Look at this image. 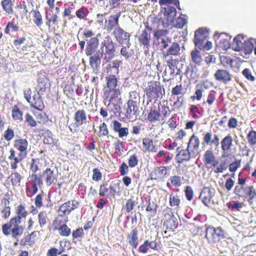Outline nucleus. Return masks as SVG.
Wrapping results in <instances>:
<instances>
[{
    "label": "nucleus",
    "instance_id": "30",
    "mask_svg": "<svg viewBox=\"0 0 256 256\" xmlns=\"http://www.w3.org/2000/svg\"><path fill=\"white\" fill-rule=\"evenodd\" d=\"M23 179V176L18 172H12L8 176L6 182L8 184H11L13 187L19 186Z\"/></svg>",
    "mask_w": 256,
    "mask_h": 256
},
{
    "label": "nucleus",
    "instance_id": "40",
    "mask_svg": "<svg viewBox=\"0 0 256 256\" xmlns=\"http://www.w3.org/2000/svg\"><path fill=\"white\" fill-rule=\"evenodd\" d=\"M216 92L214 90H210L207 96L205 98L203 102V105H206L209 107H212L216 101Z\"/></svg>",
    "mask_w": 256,
    "mask_h": 256
},
{
    "label": "nucleus",
    "instance_id": "18",
    "mask_svg": "<svg viewBox=\"0 0 256 256\" xmlns=\"http://www.w3.org/2000/svg\"><path fill=\"white\" fill-rule=\"evenodd\" d=\"M127 242L132 248V252L136 256L134 250L136 249L138 245V232L136 228L132 229L126 236Z\"/></svg>",
    "mask_w": 256,
    "mask_h": 256
},
{
    "label": "nucleus",
    "instance_id": "47",
    "mask_svg": "<svg viewBox=\"0 0 256 256\" xmlns=\"http://www.w3.org/2000/svg\"><path fill=\"white\" fill-rule=\"evenodd\" d=\"M178 226V220L174 216L164 222V226L168 230H174Z\"/></svg>",
    "mask_w": 256,
    "mask_h": 256
},
{
    "label": "nucleus",
    "instance_id": "33",
    "mask_svg": "<svg viewBox=\"0 0 256 256\" xmlns=\"http://www.w3.org/2000/svg\"><path fill=\"white\" fill-rule=\"evenodd\" d=\"M73 210L71 206V201L62 204L58 210V216L61 218H65L64 216L69 214Z\"/></svg>",
    "mask_w": 256,
    "mask_h": 256
},
{
    "label": "nucleus",
    "instance_id": "63",
    "mask_svg": "<svg viewBox=\"0 0 256 256\" xmlns=\"http://www.w3.org/2000/svg\"><path fill=\"white\" fill-rule=\"evenodd\" d=\"M166 123L171 130H174L176 128L178 124L176 114H172Z\"/></svg>",
    "mask_w": 256,
    "mask_h": 256
},
{
    "label": "nucleus",
    "instance_id": "19",
    "mask_svg": "<svg viewBox=\"0 0 256 256\" xmlns=\"http://www.w3.org/2000/svg\"><path fill=\"white\" fill-rule=\"evenodd\" d=\"M200 145V141L198 138L193 134L189 139L187 148L191 152V154L196 156L199 154Z\"/></svg>",
    "mask_w": 256,
    "mask_h": 256
},
{
    "label": "nucleus",
    "instance_id": "52",
    "mask_svg": "<svg viewBox=\"0 0 256 256\" xmlns=\"http://www.w3.org/2000/svg\"><path fill=\"white\" fill-rule=\"evenodd\" d=\"M122 64V62L119 60H114L112 64H108L106 68L107 73L112 74V70H114L115 73L118 74L119 72V67Z\"/></svg>",
    "mask_w": 256,
    "mask_h": 256
},
{
    "label": "nucleus",
    "instance_id": "58",
    "mask_svg": "<svg viewBox=\"0 0 256 256\" xmlns=\"http://www.w3.org/2000/svg\"><path fill=\"white\" fill-rule=\"evenodd\" d=\"M248 143L251 146L256 144V131L252 128L248 132L246 136Z\"/></svg>",
    "mask_w": 256,
    "mask_h": 256
},
{
    "label": "nucleus",
    "instance_id": "23",
    "mask_svg": "<svg viewBox=\"0 0 256 256\" xmlns=\"http://www.w3.org/2000/svg\"><path fill=\"white\" fill-rule=\"evenodd\" d=\"M214 77L217 81L226 84L232 80V76L228 70L219 69L214 74Z\"/></svg>",
    "mask_w": 256,
    "mask_h": 256
},
{
    "label": "nucleus",
    "instance_id": "4",
    "mask_svg": "<svg viewBox=\"0 0 256 256\" xmlns=\"http://www.w3.org/2000/svg\"><path fill=\"white\" fill-rule=\"evenodd\" d=\"M148 102L156 100L162 96V88L160 82L158 81H150L144 90Z\"/></svg>",
    "mask_w": 256,
    "mask_h": 256
},
{
    "label": "nucleus",
    "instance_id": "7",
    "mask_svg": "<svg viewBox=\"0 0 256 256\" xmlns=\"http://www.w3.org/2000/svg\"><path fill=\"white\" fill-rule=\"evenodd\" d=\"M138 96L136 91L130 93V100L126 102L127 108L125 114L126 117L128 119H132L136 116L138 111V102L136 99Z\"/></svg>",
    "mask_w": 256,
    "mask_h": 256
},
{
    "label": "nucleus",
    "instance_id": "62",
    "mask_svg": "<svg viewBox=\"0 0 256 256\" xmlns=\"http://www.w3.org/2000/svg\"><path fill=\"white\" fill-rule=\"evenodd\" d=\"M240 37L239 36H236L234 39L233 46L235 51H240L242 49L244 43L240 40Z\"/></svg>",
    "mask_w": 256,
    "mask_h": 256
},
{
    "label": "nucleus",
    "instance_id": "2",
    "mask_svg": "<svg viewBox=\"0 0 256 256\" xmlns=\"http://www.w3.org/2000/svg\"><path fill=\"white\" fill-rule=\"evenodd\" d=\"M14 148L9 151L8 159L10 161V168L16 170L18 164L25 159L28 154V142L26 138H18L14 140Z\"/></svg>",
    "mask_w": 256,
    "mask_h": 256
},
{
    "label": "nucleus",
    "instance_id": "50",
    "mask_svg": "<svg viewBox=\"0 0 256 256\" xmlns=\"http://www.w3.org/2000/svg\"><path fill=\"white\" fill-rule=\"evenodd\" d=\"M192 62L196 65H200L202 60L200 52L197 49L192 50L190 53Z\"/></svg>",
    "mask_w": 256,
    "mask_h": 256
},
{
    "label": "nucleus",
    "instance_id": "9",
    "mask_svg": "<svg viewBox=\"0 0 256 256\" xmlns=\"http://www.w3.org/2000/svg\"><path fill=\"white\" fill-rule=\"evenodd\" d=\"M87 119V114L84 110H77L74 116V122H72L68 126L70 131L72 133L77 132L80 126L86 123Z\"/></svg>",
    "mask_w": 256,
    "mask_h": 256
},
{
    "label": "nucleus",
    "instance_id": "31",
    "mask_svg": "<svg viewBox=\"0 0 256 256\" xmlns=\"http://www.w3.org/2000/svg\"><path fill=\"white\" fill-rule=\"evenodd\" d=\"M160 110H157L155 107L151 108L148 112L146 120L150 123L152 124L160 121Z\"/></svg>",
    "mask_w": 256,
    "mask_h": 256
},
{
    "label": "nucleus",
    "instance_id": "64",
    "mask_svg": "<svg viewBox=\"0 0 256 256\" xmlns=\"http://www.w3.org/2000/svg\"><path fill=\"white\" fill-rule=\"evenodd\" d=\"M18 30L19 26L14 21H12L8 23L4 29V32L6 34H9L10 30L14 32H18Z\"/></svg>",
    "mask_w": 256,
    "mask_h": 256
},
{
    "label": "nucleus",
    "instance_id": "14",
    "mask_svg": "<svg viewBox=\"0 0 256 256\" xmlns=\"http://www.w3.org/2000/svg\"><path fill=\"white\" fill-rule=\"evenodd\" d=\"M112 34L118 44H122L126 43L129 44L131 34L130 33L125 31L120 26L114 28Z\"/></svg>",
    "mask_w": 256,
    "mask_h": 256
},
{
    "label": "nucleus",
    "instance_id": "61",
    "mask_svg": "<svg viewBox=\"0 0 256 256\" xmlns=\"http://www.w3.org/2000/svg\"><path fill=\"white\" fill-rule=\"evenodd\" d=\"M220 62L225 67H230L233 68L232 64L234 62L233 60L230 56H222L220 58Z\"/></svg>",
    "mask_w": 256,
    "mask_h": 256
},
{
    "label": "nucleus",
    "instance_id": "43",
    "mask_svg": "<svg viewBox=\"0 0 256 256\" xmlns=\"http://www.w3.org/2000/svg\"><path fill=\"white\" fill-rule=\"evenodd\" d=\"M232 138L228 134L225 136L221 141V148L223 152H228L232 145Z\"/></svg>",
    "mask_w": 256,
    "mask_h": 256
},
{
    "label": "nucleus",
    "instance_id": "57",
    "mask_svg": "<svg viewBox=\"0 0 256 256\" xmlns=\"http://www.w3.org/2000/svg\"><path fill=\"white\" fill-rule=\"evenodd\" d=\"M109 134V130L107 124L103 122L98 127V134L100 138L103 136H108Z\"/></svg>",
    "mask_w": 256,
    "mask_h": 256
},
{
    "label": "nucleus",
    "instance_id": "20",
    "mask_svg": "<svg viewBox=\"0 0 256 256\" xmlns=\"http://www.w3.org/2000/svg\"><path fill=\"white\" fill-rule=\"evenodd\" d=\"M120 15V12L110 15L108 19L105 21V27L108 31L110 32L118 27H120L119 26V18Z\"/></svg>",
    "mask_w": 256,
    "mask_h": 256
},
{
    "label": "nucleus",
    "instance_id": "21",
    "mask_svg": "<svg viewBox=\"0 0 256 256\" xmlns=\"http://www.w3.org/2000/svg\"><path fill=\"white\" fill-rule=\"evenodd\" d=\"M168 175V171L164 166H160L154 168L149 175V178L152 180H162Z\"/></svg>",
    "mask_w": 256,
    "mask_h": 256
},
{
    "label": "nucleus",
    "instance_id": "6",
    "mask_svg": "<svg viewBox=\"0 0 256 256\" xmlns=\"http://www.w3.org/2000/svg\"><path fill=\"white\" fill-rule=\"evenodd\" d=\"M68 218L56 217L52 221V227L54 231H58L61 236L68 237L71 234V229L67 226Z\"/></svg>",
    "mask_w": 256,
    "mask_h": 256
},
{
    "label": "nucleus",
    "instance_id": "46",
    "mask_svg": "<svg viewBox=\"0 0 256 256\" xmlns=\"http://www.w3.org/2000/svg\"><path fill=\"white\" fill-rule=\"evenodd\" d=\"M12 116L14 121L21 122L23 120V112L17 105L12 108Z\"/></svg>",
    "mask_w": 256,
    "mask_h": 256
},
{
    "label": "nucleus",
    "instance_id": "41",
    "mask_svg": "<svg viewBox=\"0 0 256 256\" xmlns=\"http://www.w3.org/2000/svg\"><path fill=\"white\" fill-rule=\"evenodd\" d=\"M71 82H68L64 88V92L68 98H71L74 94V78L71 77Z\"/></svg>",
    "mask_w": 256,
    "mask_h": 256
},
{
    "label": "nucleus",
    "instance_id": "24",
    "mask_svg": "<svg viewBox=\"0 0 256 256\" xmlns=\"http://www.w3.org/2000/svg\"><path fill=\"white\" fill-rule=\"evenodd\" d=\"M176 151L178 154H176V158L178 163L188 161L192 158L196 157L191 154V152L188 150V148L186 150H180V147H178L176 148Z\"/></svg>",
    "mask_w": 256,
    "mask_h": 256
},
{
    "label": "nucleus",
    "instance_id": "22",
    "mask_svg": "<svg viewBox=\"0 0 256 256\" xmlns=\"http://www.w3.org/2000/svg\"><path fill=\"white\" fill-rule=\"evenodd\" d=\"M151 30L152 28L146 26V28L142 31V34L138 36V40L140 44L147 48L150 46Z\"/></svg>",
    "mask_w": 256,
    "mask_h": 256
},
{
    "label": "nucleus",
    "instance_id": "17",
    "mask_svg": "<svg viewBox=\"0 0 256 256\" xmlns=\"http://www.w3.org/2000/svg\"><path fill=\"white\" fill-rule=\"evenodd\" d=\"M102 46L104 48V54L108 56L109 58H113L116 51V44L108 36L102 42Z\"/></svg>",
    "mask_w": 256,
    "mask_h": 256
},
{
    "label": "nucleus",
    "instance_id": "55",
    "mask_svg": "<svg viewBox=\"0 0 256 256\" xmlns=\"http://www.w3.org/2000/svg\"><path fill=\"white\" fill-rule=\"evenodd\" d=\"M46 26L50 28L53 25L56 24L58 23V16L56 14H52L50 17L46 16Z\"/></svg>",
    "mask_w": 256,
    "mask_h": 256
},
{
    "label": "nucleus",
    "instance_id": "36",
    "mask_svg": "<svg viewBox=\"0 0 256 256\" xmlns=\"http://www.w3.org/2000/svg\"><path fill=\"white\" fill-rule=\"evenodd\" d=\"M30 166V170L32 172V174H36V172L40 170L42 166V160L40 158H33L30 162H28Z\"/></svg>",
    "mask_w": 256,
    "mask_h": 256
},
{
    "label": "nucleus",
    "instance_id": "53",
    "mask_svg": "<svg viewBox=\"0 0 256 256\" xmlns=\"http://www.w3.org/2000/svg\"><path fill=\"white\" fill-rule=\"evenodd\" d=\"M130 42L126 46H122L120 51V54L126 59H128L132 55V50L130 49Z\"/></svg>",
    "mask_w": 256,
    "mask_h": 256
},
{
    "label": "nucleus",
    "instance_id": "25",
    "mask_svg": "<svg viewBox=\"0 0 256 256\" xmlns=\"http://www.w3.org/2000/svg\"><path fill=\"white\" fill-rule=\"evenodd\" d=\"M218 160L212 150H208L204 154L203 162L208 170L212 168V166Z\"/></svg>",
    "mask_w": 256,
    "mask_h": 256
},
{
    "label": "nucleus",
    "instance_id": "8",
    "mask_svg": "<svg viewBox=\"0 0 256 256\" xmlns=\"http://www.w3.org/2000/svg\"><path fill=\"white\" fill-rule=\"evenodd\" d=\"M205 237L209 243L214 244L224 238V232L220 226H208L206 230Z\"/></svg>",
    "mask_w": 256,
    "mask_h": 256
},
{
    "label": "nucleus",
    "instance_id": "51",
    "mask_svg": "<svg viewBox=\"0 0 256 256\" xmlns=\"http://www.w3.org/2000/svg\"><path fill=\"white\" fill-rule=\"evenodd\" d=\"M164 156L163 161L165 164H168L173 158V154L168 152L162 150L159 151L156 154V158H160Z\"/></svg>",
    "mask_w": 256,
    "mask_h": 256
},
{
    "label": "nucleus",
    "instance_id": "15",
    "mask_svg": "<svg viewBox=\"0 0 256 256\" xmlns=\"http://www.w3.org/2000/svg\"><path fill=\"white\" fill-rule=\"evenodd\" d=\"M207 38V32L205 28H200L195 31L194 42L195 46L202 49L203 44Z\"/></svg>",
    "mask_w": 256,
    "mask_h": 256
},
{
    "label": "nucleus",
    "instance_id": "59",
    "mask_svg": "<svg viewBox=\"0 0 256 256\" xmlns=\"http://www.w3.org/2000/svg\"><path fill=\"white\" fill-rule=\"evenodd\" d=\"M234 192L238 198H244L246 196V186H236Z\"/></svg>",
    "mask_w": 256,
    "mask_h": 256
},
{
    "label": "nucleus",
    "instance_id": "38",
    "mask_svg": "<svg viewBox=\"0 0 256 256\" xmlns=\"http://www.w3.org/2000/svg\"><path fill=\"white\" fill-rule=\"evenodd\" d=\"M256 41V39L253 38L244 41L242 50L245 54H251L254 49V50Z\"/></svg>",
    "mask_w": 256,
    "mask_h": 256
},
{
    "label": "nucleus",
    "instance_id": "29",
    "mask_svg": "<svg viewBox=\"0 0 256 256\" xmlns=\"http://www.w3.org/2000/svg\"><path fill=\"white\" fill-rule=\"evenodd\" d=\"M113 130L115 132L118 133V137L122 138L126 137L129 134L128 128L126 127H122V124L117 120L112 121Z\"/></svg>",
    "mask_w": 256,
    "mask_h": 256
},
{
    "label": "nucleus",
    "instance_id": "1",
    "mask_svg": "<svg viewBox=\"0 0 256 256\" xmlns=\"http://www.w3.org/2000/svg\"><path fill=\"white\" fill-rule=\"evenodd\" d=\"M16 216L10 220L2 225L3 234L6 236L10 235L12 238H16L20 236L24 232V227L20 226L22 220L25 219L28 214V211L23 204H19L15 208Z\"/></svg>",
    "mask_w": 256,
    "mask_h": 256
},
{
    "label": "nucleus",
    "instance_id": "13",
    "mask_svg": "<svg viewBox=\"0 0 256 256\" xmlns=\"http://www.w3.org/2000/svg\"><path fill=\"white\" fill-rule=\"evenodd\" d=\"M42 94L37 92L34 94L32 96V100H30V102H29L31 107H32L40 112V113L38 112V114L36 112L34 113V115L37 119H41L43 118L42 110L44 108V105L41 97Z\"/></svg>",
    "mask_w": 256,
    "mask_h": 256
},
{
    "label": "nucleus",
    "instance_id": "34",
    "mask_svg": "<svg viewBox=\"0 0 256 256\" xmlns=\"http://www.w3.org/2000/svg\"><path fill=\"white\" fill-rule=\"evenodd\" d=\"M30 14H32L34 24L38 28H40L43 24V17L40 11L38 9H32Z\"/></svg>",
    "mask_w": 256,
    "mask_h": 256
},
{
    "label": "nucleus",
    "instance_id": "49",
    "mask_svg": "<svg viewBox=\"0 0 256 256\" xmlns=\"http://www.w3.org/2000/svg\"><path fill=\"white\" fill-rule=\"evenodd\" d=\"M1 5L4 10L8 14L14 13L13 3L12 0H2L1 2Z\"/></svg>",
    "mask_w": 256,
    "mask_h": 256
},
{
    "label": "nucleus",
    "instance_id": "26",
    "mask_svg": "<svg viewBox=\"0 0 256 256\" xmlns=\"http://www.w3.org/2000/svg\"><path fill=\"white\" fill-rule=\"evenodd\" d=\"M213 195L214 192L209 187H204L200 194L199 198L204 204L206 206H209Z\"/></svg>",
    "mask_w": 256,
    "mask_h": 256
},
{
    "label": "nucleus",
    "instance_id": "45",
    "mask_svg": "<svg viewBox=\"0 0 256 256\" xmlns=\"http://www.w3.org/2000/svg\"><path fill=\"white\" fill-rule=\"evenodd\" d=\"M108 75L106 77V85L108 88L120 87L118 84V79L116 75L112 74H108Z\"/></svg>",
    "mask_w": 256,
    "mask_h": 256
},
{
    "label": "nucleus",
    "instance_id": "12",
    "mask_svg": "<svg viewBox=\"0 0 256 256\" xmlns=\"http://www.w3.org/2000/svg\"><path fill=\"white\" fill-rule=\"evenodd\" d=\"M39 176L42 178V180H44L47 186L54 185L57 182L58 175L54 172V169H52L51 168H46Z\"/></svg>",
    "mask_w": 256,
    "mask_h": 256
},
{
    "label": "nucleus",
    "instance_id": "5",
    "mask_svg": "<svg viewBox=\"0 0 256 256\" xmlns=\"http://www.w3.org/2000/svg\"><path fill=\"white\" fill-rule=\"evenodd\" d=\"M42 184V178H40L38 174H30L26 182V192L27 196L31 197L34 195L38 191V186H41Z\"/></svg>",
    "mask_w": 256,
    "mask_h": 256
},
{
    "label": "nucleus",
    "instance_id": "56",
    "mask_svg": "<svg viewBox=\"0 0 256 256\" xmlns=\"http://www.w3.org/2000/svg\"><path fill=\"white\" fill-rule=\"evenodd\" d=\"M54 137V135L50 130H46L44 139V143L49 145L54 144L55 139Z\"/></svg>",
    "mask_w": 256,
    "mask_h": 256
},
{
    "label": "nucleus",
    "instance_id": "54",
    "mask_svg": "<svg viewBox=\"0 0 256 256\" xmlns=\"http://www.w3.org/2000/svg\"><path fill=\"white\" fill-rule=\"evenodd\" d=\"M170 110L169 108L165 105H162V110L160 111V118L162 121V124H164L166 119L170 116Z\"/></svg>",
    "mask_w": 256,
    "mask_h": 256
},
{
    "label": "nucleus",
    "instance_id": "48",
    "mask_svg": "<svg viewBox=\"0 0 256 256\" xmlns=\"http://www.w3.org/2000/svg\"><path fill=\"white\" fill-rule=\"evenodd\" d=\"M76 16L80 20H86L88 14V10L84 6L77 10L75 12Z\"/></svg>",
    "mask_w": 256,
    "mask_h": 256
},
{
    "label": "nucleus",
    "instance_id": "35",
    "mask_svg": "<svg viewBox=\"0 0 256 256\" xmlns=\"http://www.w3.org/2000/svg\"><path fill=\"white\" fill-rule=\"evenodd\" d=\"M142 146L144 152H156L158 150L156 146L154 144L153 140L150 138L142 139Z\"/></svg>",
    "mask_w": 256,
    "mask_h": 256
},
{
    "label": "nucleus",
    "instance_id": "37",
    "mask_svg": "<svg viewBox=\"0 0 256 256\" xmlns=\"http://www.w3.org/2000/svg\"><path fill=\"white\" fill-rule=\"evenodd\" d=\"M180 48L178 42H174L172 44L164 53V56L166 58L169 56H176L180 54Z\"/></svg>",
    "mask_w": 256,
    "mask_h": 256
},
{
    "label": "nucleus",
    "instance_id": "44",
    "mask_svg": "<svg viewBox=\"0 0 256 256\" xmlns=\"http://www.w3.org/2000/svg\"><path fill=\"white\" fill-rule=\"evenodd\" d=\"M244 198H248V202L250 204L253 203V200L256 198V189L253 186H246V192Z\"/></svg>",
    "mask_w": 256,
    "mask_h": 256
},
{
    "label": "nucleus",
    "instance_id": "27",
    "mask_svg": "<svg viewBox=\"0 0 256 256\" xmlns=\"http://www.w3.org/2000/svg\"><path fill=\"white\" fill-rule=\"evenodd\" d=\"M203 144L211 146H218L220 144V138L218 135L214 134L213 135L211 132H207L203 134Z\"/></svg>",
    "mask_w": 256,
    "mask_h": 256
},
{
    "label": "nucleus",
    "instance_id": "10",
    "mask_svg": "<svg viewBox=\"0 0 256 256\" xmlns=\"http://www.w3.org/2000/svg\"><path fill=\"white\" fill-rule=\"evenodd\" d=\"M119 186V182L114 184H108L106 182H102L100 186L98 196L100 198L106 196L108 198H114L118 193L116 186L118 187Z\"/></svg>",
    "mask_w": 256,
    "mask_h": 256
},
{
    "label": "nucleus",
    "instance_id": "39",
    "mask_svg": "<svg viewBox=\"0 0 256 256\" xmlns=\"http://www.w3.org/2000/svg\"><path fill=\"white\" fill-rule=\"evenodd\" d=\"M181 203L180 196L178 194L172 193L169 196V205L176 210L180 208Z\"/></svg>",
    "mask_w": 256,
    "mask_h": 256
},
{
    "label": "nucleus",
    "instance_id": "28",
    "mask_svg": "<svg viewBox=\"0 0 256 256\" xmlns=\"http://www.w3.org/2000/svg\"><path fill=\"white\" fill-rule=\"evenodd\" d=\"M50 86L49 80L46 76H40L38 80V85L36 88L37 93L43 94Z\"/></svg>",
    "mask_w": 256,
    "mask_h": 256
},
{
    "label": "nucleus",
    "instance_id": "32",
    "mask_svg": "<svg viewBox=\"0 0 256 256\" xmlns=\"http://www.w3.org/2000/svg\"><path fill=\"white\" fill-rule=\"evenodd\" d=\"M176 14V9L173 6H168L164 8V16L167 24H169L173 22Z\"/></svg>",
    "mask_w": 256,
    "mask_h": 256
},
{
    "label": "nucleus",
    "instance_id": "3",
    "mask_svg": "<svg viewBox=\"0 0 256 256\" xmlns=\"http://www.w3.org/2000/svg\"><path fill=\"white\" fill-rule=\"evenodd\" d=\"M100 36V34H98L96 37H93L89 40H86V54L87 56H90V64L94 68H96L98 67V62H100L103 54L100 50H97L98 46V37Z\"/></svg>",
    "mask_w": 256,
    "mask_h": 256
},
{
    "label": "nucleus",
    "instance_id": "16",
    "mask_svg": "<svg viewBox=\"0 0 256 256\" xmlns=\"http://www.w3.org/2000/svg\"><path fill=\"white\" fill-rule=\"evenodd\" d=\"M120 94L121 90L120 87L108 88L104 92V100L108 101L110 104L118 100Z\"/></svg>",
    "mask_w": 256,
    "mask_h": 256
},
{
    "label": "nucleus",
    "instance_id": "60",
    "mask_svg": "<svg viewBox=\"0 0 256 256\" xmlns=\"http://www.w3.org/2000/svg\"><path fill=\"white\" fill-rule=\"evenodd\" d=\"M48 215L46 212L41 211L38 214V220L40 226L43 228L47 223Z\"/></svg>",
    "mask_w": 256,
    "mask_h": 256
},
{
    "label": "nucleus",
    "instance_id": "42",
    "mask_svg": "<svg viewBox=\"0 0 256 256\" xmlns=\"http://www.w3.org/2000/svg\"><path fill=\"white\" fill-rule=\"evenodd\" d=\"M228 165L226 161L219 162L218 160L214 164L210 169L216 174L222 173L226 170Z\"/></svg>",
    "mask_w": 256,
    "mask_h": 256
},
{
    "label": "nucleus",
    "instance_id": "11",
    "mask_svg": "<svg viewBox=\"0 0 256 256\" xmlns=\"http://www.w3.org/2000/svg\"><path fill=\"white\" fill-rule=\"evenodd\" d=\"M10 199V195L8 192H7L0 200L1 204L3 206L0 210V214L1 218L4 220H8L11 214Z\"/></svg>",
    "mask_w": 256,
    "mask_h": 256
}]
</instances>
